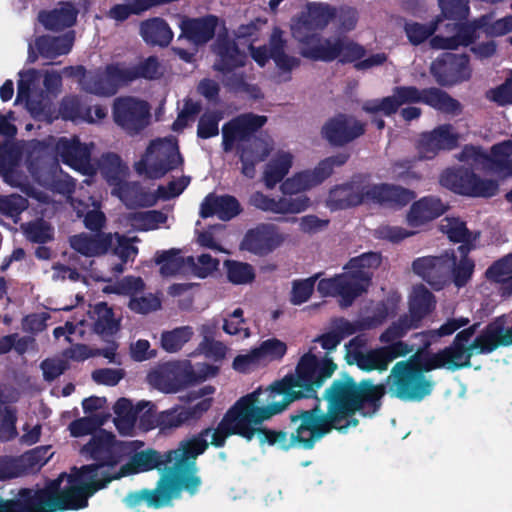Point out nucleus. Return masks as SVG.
Wrapping results in <instances>:
<instances>
[{
	"instance_id": "1",
	"label": "nucleus",
	"mask_w": 512,
	"mask_h": 512,
	"mask_svg": "<svg viewBox=\"0 0 512 512\" xmlns=\"http://www.w3.org/2000/svg\"><path fill=\"white\" fill-rule=\"evenodd\" d=\"M336 368V364L328 357L318 361L313 354H305L294 375L241 397L226 412L216 428L207 429L191 439L192 448L200 455L209 444L222 446L230 435H239L248 441L256 437L261 445H275L285 450L295 446L311 448L332 429L344 432L355 427L358 424L354 417L357 411L364 417L377 412L385 387L370 381L357 384L347 375L334 381L326 391L329 403L327 414L313 409L291 416L294 432L290 435L261 425L284 411L295 399L311 397Z\"/></svg>"
},
{
	"instance_id": "2",
	"label": "nucleus",
	"mask_w": 512,
	"mask_h": 512,
	"mask_svg": "<svg viewBox=\"0 0 512 512\" xmlns=\"http://www.w3.org/2000/svg\"><path fill=\"white\" fill-rule=\"evenodd\" d=\"M136 442L116 441L112 433L101 430L81 449V454L98 463L72 469L61 474L45 488L25 491L18 499L19 512H63L87 506L88 498L104 488L112 480L147 472L163 466L161 477L171 473L169 487H181L194 495L201 486L195 460L198 456L192 448V440L181 442L179 447L164 455L154 450L135 454L131 460L117 467L124 455ZM142 445V443L137 442Z\"/></svg>"
},
{
	"instance_id": "3",
	"label": "nucleus",
	"mask_w": 512,
	"mask_h": 512,
	"mask_svg": "<svg viewBox=\"0 0 512 512\" xmlns=\"http://www.w3.org/2000/svg\"><path fill=\"white\" fill-rule=\"evenodd\" d=\"M474 332V328L459 332L452 345L438 353H417L406 361L397 362L386 380L389 394L405 401H421L434 387L431 377L425 373L440 368L455 371L468 367L473 355L512 344V321L506 316L497 318L469 344Z\"/></svg>"
},
{
	"instance_id": "4",
	"label": "nucleus",
	"mask_w": 512,
	"mask_h": 512,
	"mask_svg": "<svg viewBox=\"0 0 512 512\" xmlns=\"http://www.w3.org/2000/svg\"><path fill=\"white\" fill-rule=\"evenodd\" d=\"M266 21L257 19L248 24L240 25L234 32L232 40H223L216 47L219 61L215 64L218 70H228L244 64L246 50L250 52L252 59L259 65L264 66L272 58L276 66L282 71H290L297 67L299 60L285 53V41L283 32L275 28L270 37V51L266 46L254 48L253 43L258 39L259 32Z\"/></svg>"
},
{
	"instance_id": "5",
	"label": "nucleus",
	"mask_w": 512,
	"mask_h": 512,
	"mask_svg": "<svg viewBox=\"0 0 512 512\" xmlns=\"http://www.w3.org/2000/svg\"><path fill=\"white\" fill-rule=\"evenodd\" d=\"M332 16L330 6L309 3L291 19V35L298 42L302 56L324 61L336 59L338 39H324L317 35V30L324 28Z\"/></svg>"
},
{
	"instance_id": "6",
	"label": "nucleus",
	"mask_w": 512,
	"mask_h": 512,
	"mask_svg": "<svg viewBox=\"0 0 512 512\" xmlns=\"http://www.w3.org/2000/svg\"><path fill=\"white\" fill-rule=\"evenodd\" d=\"M66 73H74L79 77L81 89L89 94L108 96L117 88L139 77L154 79L162 74L160 64L155 57H148L136 66L111 65L98 73H86L82 67L66 68Z\"/></svg>"
},
{
	"instance_id": "7",
	"label": "nucleus",
	"mask_w": 512,
	"mask_h": 512,
	"mask_svg": "<svg viewBox=\"0 0 512 512\" xmlns=\"http://www.w3.org/2000/svg\"><path fill=\"white\" fill-rule=\"evenodd\" d=\"M101 174L107 183L112 187V194L117 196L127 206L142 205L151 206L158 199L169 200L179 196L189 185L190 178L182 176L168 183L167 186H160L156 194H140L138 188L126 182L128 168L116 155H109L103 158L100 164Z\"/></svg>"
},
{
	"instance_id": "8",
	"label": "nucleus",
	"mask_w": 512,
	"mask_h": 512,
	"mask_svg": "<svg viewBox=\"0 0 512 512\" xmlns=\"http://www.w3.org/2000/svg\"><path fill=\"white\" fill-rule=\"evenodd\" d=\"M18 75L16 103L24 105L35 118L51 120L48 110L61 91V74L55 70L26 69Z\"/></svg>"
},
{
	"instance_id": "9",
	"label": "nucleus",
	"mask_w": 512,
	"mask_h": 512,
	"mask_svg": "<svg viewBox=\"0 0 512 512\" xmlns=\"http://www.w3.org/2000/svg\"><path fill=\"white\" fill-rule=\"evenodd\" d=\"M0 175L7 184L22 189L40 202H46L48 198L46 193L39 191L40 188H44L46 192L55 190L61 194H69L74 187L71 178L57 169L53 172L41 171L35 177V184L30 186L26 177L18 171V154L13 151H5L0 155Z\"/></svg>"
},
{
	"instance_id": "10",
	"label": "nucleus",
	"mask_w": 512,
	"mask_h": 512,
	"mask_svg": "<svg viewBox=\"0 0 512 512\" xmlns=\"http://www.w3.org/2000/svg\"><path fill=\"white\" fill-rule=\"evenodd\" d=\"M367 340L357 336L345 345V360L350 365H357L363 371H385L396 358L405 356L413 351L407 344L397 342L387 347L363 352Z\"/></svg>"
},
{
	"instance_id": "11",
	"label": "nucleus",
	"mask_w": 512,
	"mask_h": 512,
	"mask_svg": "<svg viewBox=\"0 0 512 512\" xmlns=\"http://www.w3.org/2000/svg\"><path fill=\"white\" fill-rule=\"evenodd\" d=\"M119 330V320L115 318L112 310L105 303H98L88 312L86 318H74L68 321L65 327H58L54 335L59 338L65 335L68 342H73L88 331L108 336Z\"/></svg>"
},
{
	"instance_id": "12",
	"label": "nucleus",
	"mask_w": 512,
	"mask_h": 512,
	"mask_svg": "<svg viewBox=\"0 0 512 512\" xmlns=\"http://www.w3.org/2000/svg\"><path fill=\"white\" fill-rule=\"evenodd\" d=\"M181 163L176 140L164 138L151 142L143 158L135 164V169L139 175L156 179Z\"/></svg>"
},
{
	"instance_id": "13",
	"label": "nucleus",
	"mask_w": 512,
	"mask_h": 512,
	"mask_svg": "<svg viewBox=\"0 0 512 512\" xmlns=\"http://www.w3.org/2000/svg\"><path fill=\"white\" fill-rule=\"evenodd\" d=\"M512 138L496 144L487 154L475 147H466L459 159L477 171H484L497 177L512 175Z\"/></svg>"
},
{
	"instance_id": "14",
	"label": "nucleus",
	"mask_w": 512,
	"mask_h": 512,
	"mask_svg": "<svg viewBox=\"0 0 512 512\" xmlns=\"http://www.w3.org/2000/svg\"><path fill=\"white\" fill-rule=\"evenodd\" d=\"M72 248L84 256L92 257L105 253L112 249L122 261L134 259L138 249L119 234H104L90 237L86 234L77 235L70 240Z\"/></svg>"
},
{
	"instance_id": "15",
	"label": "nucleus",
	"mask_w": 512,
	"mask_h": 512,
	"mask_svg": "<svg viewBox=\"0 0 512 512\" xmlns=\"http://www.w3.org/2000/svg\"><path fill=\"white\" fill-rule=\"evenodd\" d=\"M113 410L114 424L121 435L132 436L137 429L147 431L155 427V414L150 402H139L134 406L130 400L121 398Z\"/></svg>"
},
{
	"instance_id": "16",
	"label": "nucleus",
	"mask_w": 512,
	"mask_h": 512,
	"mask_svg": "<svg viewBox=\"0 0 512 512\" xmlns=\"http://www.w3.org/2000/svg\"><path fill=\"white\" fill-rule=\"evenodd\" d=\"M480 31L490 36H502L512 31V16H505L491 23V16H482L480 19L471 22L467 27L460 29V32L470 33L467 36L454 37L452 39H443L434 37L430 44L436 49H457L460 46L471 44L474 39L479 37Z\"/></svg>"
},
{
	"instance_id": "17",
	"label": "nucleus",
	"mask_w": 512,
	"mask_h": 512,
	"mask_svg": "<svg viewBox=\"0 0 512 512\" xmlns=\"http://www.w3.org/2000/svg\"><path fill=\"white\" fill-rule=\"evenodd\" d=\"M440 183L455 193L473 197H491L498 191L495 180L462 170H446L440 177Z\"/></svg>"
},
{
	"instance_id": "18",
	"label": "nucleus",
	"mask_w": 512,
	"mask_h": 512,
	"mask_svg": "<svg viewBox=\"0 0 512 512\" xmlns=\"http://www.w3.org/2000/svg\"><path fill=\"white\" fill-rule=\"evenodd\" d=\"M435 307L433 295L424 287H414L409 297L410 321H401L389 327L380 337L385 343L393 342L402 337L409 329L416 327L417 322Z\"/></svg>"
},
{
	"instance_id": "19",
	"label": "nucleus",
	"mask_w": 512,
	"mask_h": 512,
	"mask_svg": "<svg viewBox=\"0 0 512 512\" xmlns=\"http://www.w3.org/2000/svg\"><path fill=\"white\" fill-rule=\"evenodd\" d=\"M143 289L144 283L140 278L126 277L117 283L106 285L103 292L129 296V308L139 314H148L160 309L159 297L152 293L141 294Z\"/></svg>"
},
{
	"instance_id": "20",
	"label": "nucleus",
	"mask_w": 512,
	"mask_h": 512,
	"mask_svg": "<svg viewBox=\"0 0 512 512\" xmlns=\"http://www.w3.org/2000/svg\"><path fill=\"white\" fill-rule=\"evenodd\" d=\"M345 161V155L327 158L314 170L298 172L284 180L280 187L281 191L284 195H293L312 189L330 176L334 166L342 165Z\"/></svg>"
},
{
	"instance_id": "21",
	"label": "nucleus",
	"mask_w": 512,
	"mask_h": 512,
	"mask_svg": "<svg viewBox=\"0 0 512 512\" xmlns=\"http://www.w3.org/2000/svg\"><path fill=\"white\" fill-rule=\"evenodd\" d=\"M345 161V155L327 158L314 170L298 172L284 180L280 187L281 191L284 195H293L312 189L330 176L334 166L342 165Z\"/></svg>"
},
{
	"instance_id": "22",
	"label": "nucleus",
	"mask_w": 512,
	"mask_h": 512,
	"mask_svg": "<svg viewBox=\"0 0 512 512\" xmlns=\"http://www.w3.org/2000/svg\"><path fill=\"white\" fill-rule=\"evenodd\" d=\"M113 117L122 128L128 131L137 130L148 123L150 106L141 99L120 98L114 103Z\"/></svg>"
},
{
	"instance_id": "23",
	"label": "nucleus",
	"mask_w": 512,
	"mask_h": 512,
	"mask_svg": "<svg viewBox=\"0 0 512 512\" xmlns=\"http://www.w3.org/2000/svg\"><path fill=\"white\" fill-rule=\"evenodd\" d=\"M284 240V234L274 225L262 224L247 231L240 248L254 255L265 256L280 247Z\"/></svg>"
},
{
	"instance_id": "24",
	"label": "nucleus",
	"mask_w": 512,
	"mask_h": 512,
	"mask_svg": "<svg viewBox=\"0 0 512 512\" xmlns=\"http://www.w3.org/2000/svg\"><path fill=\"white\" fill-rule=\"evenodd\" d=\"M91 147L92 145L80 143L75 138H61L56 144V152L65 164L81 174L91 177L98 168L90 161Z\"/></svg>"
},
{
	"instance_id": "25",
	"label": "nucleus",
	"mask_w": 512,
	"mask_h": 512,
	"mask_svg": "<svg viewBox=\"0 0 512 512\" xmlns=\"http://www.w3.org/2000/svg\"><path fill=\"white\" fill-rule=\"evenodd\" d=\"M171 473L160 477L158 484L154 490H142L140 492L127 495L124 502L129 507H134L142 502H146L149 507L161 508L168 506L174 499L181 496L184 490L181 487H169L171 482Z\"/></svg>"
},
{
	"instance_id": "26",
	"label": "nucleus",
	"mask_w": 512,
	"mask_h": 512,
	"mask_svg": "<svg viewBox=\"0 0 512 512\" xmlns=\"http://www.w3.org/2000/svg\"><path fill=\"white\" fill-rule=\"evenodd\" d=\"M380 264L381 256L373 252L354 257L347 263L344 272L352 282L358 296L368 289L373 271L376 270Z\"/></svg>"
},
{
	"instance_id": "27",
	"label": "nucleus",
	"mask_w": 512,
	"mask_h": 512,
	"mask_svg": "<svg viewBox=\"0 0 512 512\" xmlns=\"http://www.w3.org/2000/svg\"><path fill=\"white\" fill-rule=\"evenodd\" d=\"M431 72L436 80L443 85L455 84L470 78L471 70L466 56L445 54L434 61Z\"/></svg>"
},
{
	"instance_id": "28",
	"label": "nucleus",
	"mask_w": 512,
	"mask_h": 512,
	"mask_svg": "<svg viewBox=\"0 0 512 512\" xmlns=\"http://www.w3.org/2000/svg\"><path fill=\"white\" fill-rule=\"evenodd\" d=\"M452 262L454 263L449 255L423 257L414 261L413 270L434 289L440 290L449 282V271Z\"/></svg>"
},
{
	"instance_id": "29",
	"label": "nucleus",
	"mask_w": 512,
	"mask_h": 512,
	"mask_svg": "<svg viewBox=\"0 0 512 512\" xmlns=\"http://www.w3.org/2000/svg\"><path fill=\"white\" fill-rule=\"evenodd\" d=\"M60 115L72 121L95 123L106 117L107 109L100 105L91 107L86 95L67 96L61 102Z\"/></svg>"
},
{
	"instance_id": "30",
	"label": "nucleus",
	"mask_w": 512,
	"mask_h": 512,
	"mask_svg": "<svg viewBox=\"0 0 512 512\" xmlns=\"http://www.w3.org/2000/svg\"><path fill=\"white\" fill-rule=\"evenodd\" d=\"M364 202L385 204L391 207H401L409 203L414 194L411 191L387 184H370L361 188Z\"/></svg>"
},
{
	"instance_id": "31",
	"label": "nucleus",
	"mask_w": 512,
	"mask_h": 512,
	"mask_svg": "<svg viewBox=\"0 0 512 512\" xmlns=\"http://www.w3.org/2000/svg\"><path fill=\"white\" fill-rule=\"evenodd\" d=\"M459 134L450 125H441L430 133L423 134L418 145L423 158H433L440 150L454 148Z\"/></svg>"
},
{
	"instance_id": "32",
	"label": "nucleus",
	"mask_w": 512,
	"mask_h": 512,
	"mask_svg": "<svg viewBox=\"0 0 512 512\" xmlns=\"http://www.w3.org/2000/svg\"><path fill=\"white\" fill-rule=\"evenodd\" d=\"M188 364L189 363L185 361L160 365L148 374V382L164 393H176L183 386L181 372Z\"/></svg>"
},
{
	"instance_id": "33",
	"label": "nucleus",
	"mask_w": 512,
	"mask_h": 512,
	"mask_svg": "<svg viewBox=\"0 0 512 512\" xmlns=\"http://www.w3.org/2000/svg\"><path fill=\"white\" fill-rule=\"evenodd\" d=\"M73 35L67 33L60 37L43 36L39 37L32 44H29V60L34 62L38 57L54 59L70 52L73 46Z\"/></svg>"
},
{
	"instance_id": "34",
	"label": "nucleus",
	"mask_w": 512,
	"mask_h": 512,
	"mask_svg": "<svg viewBox=\"0 0 512 512\" xmlns=\"http://www.w3.org/2000/svg\"><path fill=\"white\" fill-rule=\"evenodd\" d=\"M266 122L264 116L246 114L239 116L223 126V146L226 151L232 149L234 143L244 139Z\"/></svg>"
},
{
	"instance_id": "35",
	"label": "nucleus",
	"mask_w": 512,
	"mask_h": 512,
	"mask_svg": "<svg viewBox=\"0 0 512 512\" xmlns=\"http://www.w3.org/2000/svg\"><path fill=\"white\" fill-rule=\"evenodd\" d=\"M438 2L441 9V14L439 16L441 18V24L444 22V20H447L448 22L444 25L445 28L447 31L450 29L455 30V34L453 36L447 37L437 35L436 37L452 39L458 35L460 37L469 35L470 33L460 32L461 28L467 27L471 24L461 23V21L464 20L469 13L467 3L464 0H438Z\"/></svg>"
},
{
	"instance_id": "36",
	"label": "nucleus",
	"mask_w": 512,
	"mask_h": 512,
	"mask_svg": "<svg viewBox=\"0 0 512 512\" xmlns=\"http://www.w3.org/2000/svg\"><path fill=\"white\" fill-rule=\"evenodd\" d=\"M363 126L351 117L339 116L323 128L324 137L333 144H343L363 133Z\"/></svg>"
},
{
	"instance_id": "37",
	"label": "nucleus",
	"mask_w": 512,
	"mask_h": 512,
	"mask_svg": "<svg viewBox=\"0 0 512 512\" xmlns=\"http://www.w3.org/2000/svg\"><path fill=\"white\" fill-rule=\"evenodd\" d=\"M317 291L321 296H338L343 305H349L358 297L352 282L343 272L335 277L323 278L318 281Z\"/></svg>"
},
{
	"instance_id": "38",
	"label": "nucleus",
	"mask_w": 512,
	"mask_h": 512,
	"mask_svg": "<svg viewBox=\"0 0 512 512\" xmlns=\"http://www.w3.org/2000/svg\"><path fill=\"white\" fill-rule=\"evenodd\" d=\"M421 98L419 91L413 87L397 88L393 95L366 106V110L373 113L391 115L404 104L416 103Z\"/></svg>"
},
{
	"instance_id": "39",
	"label": "nucleus",
	"mask_w": 512,
	"mask_h": 512,
	"mask_svg": "<svg viewBox=\"0 0 512 512\" xmlns=\"http://www.w3.org/2000/svg\"><path fill=\"white\" fill-rule=\"evenodd\" d=\"M445 205L437 198L425 197L415 202L408 215V224L412 227L423 225L445 212Z\"/></svg>"
},
{
	"instance_id": "40",
	"label": "nucleus",
	"mask_w": 512,
	"mask_h": 512,
	"mask_svg": "<svg viewBox=\"0 0 512 512\" xmlns=\"http://www.w3.org/2000/svg\"><path fill=\"white\" fill-rule=\"evenodd\" d=\"M216 18L207 17L202 19L184 18L180 23V38H186L194 44L207 42L214 34Z\"/></svg>"
},
{
	"instance_id": "41",
	"label": "nucleus",
	"mask_w": 512,
	"mask_h": 512,
	"mask_svg": "<svg viewBox=\"0 0 512 512\" xmlns=\"http://www.w3.org/2000/svg\"><path fill=\"white\" fill-rule=\"evenodd\" d=\"M240 212V205L232 196H214L209 195L201 205L200 214L202 217L212 215L218 216L222 220H229Z\"/></svg>"
},
{
	"instance_id": "42",
	"label": "nucleus",
	"mask_w": 512,
	"mask_h": 512,
	"mask_svg": "<svg viewBox=\"0 0 512 512\" xmlns=\"http://www.w3.org/2000/svg\"><path fill=\"white\" fill-rule=\"evenodd\" d=\"M140 34L146 43L167 46L173 39V31L161 18H151L140 24Z\"/></svg>"
},
{
	"instance_id": "43",
	"label": "nucleus",
	"mask_w": 512,
	"mask_h": 512,
	"mask_svg": "<svg viewBox=\"0 0 512 512\" xmlns=\"http://www.w3.org/2000/svg\"><path fill=\"white\" fill-rule=\"evenodd\" d=\"M363 203L361 188L358 185H341L330 190L326 206L332 210L345 209Z\"/></svg>"
},
{
	"instance_id": "44",
	"label": "nucleus",
	"mask_w": 512,
	"mask_h": 512,
	"mask_svg": "<svg viewBox=\"0 0 512 512\" xmlns=\"http://www.w3.org/2000/svg\"><path fill=\"white\" fill-rule=\"evenodd\" d=\"M293 163V155L287 151H279L267 163L263 172V181L267 188H273L287 175Z\"/></svg>"
},
{
	"instance_id": "45",
	"label": "nucleus",
	"mask_w": 512,
	"mask_h": 512,
	"mask_svg": "<svg viewBox=\"0 0 512 512\" xmlns=\"http://www.w3.org/2000/svg\"><path fill=\"white\" fill-rule=\"evenodd\" d=\"M77 17L75 7L70 3H63L49 12L39 14V21L50 30H60L72 26Z\"/></svg>"
},
{
	"instance_id": "46",
	"label": "nucleus",
	"mask_w": 512,
	"mask_h": 512,
	"mask_svg": "<svg viewBox=\"0 0 512 512\" xmlns=\"http://www.w3.org/2000/svg\"><path fill=\"white\" fill-rule=\"evenodd\" d=\"M271 144L269 140L255 139L250 142L241 153L242 172L247 177L255 175L254 166L262 161L269 153Z\"/></svg>"
},
{
	"instance_id": "47",
	"label": "nucleus",
	"mask_w": 512,
	"mask_h": 512,
	"mask_svg": "<svg viewBox=\"0 0 512 512\" xmlns=\"http://www.w3.org/2000/svg\"><path fill=\"white\" fill-rule=\"evenodd\" d=\"M155 262L160 266V273L163 276H174L181 273H189L187 257L181 255L180 250L170 249L157 252Z\"/></svg>"
},
{
	"instance_id": "48",
	"label": "nucleus",
	"mask_w": 512,
	"mask_h": 512,
	"mask_svg": "<svg viewBox=\"0 0 512 512\" xmlns=\"http://www.w3.org/2000/svg\"><path fill=\"white\" fill-rule=\"evenodd\" d=\"M469 248L465 246H459L457 252L459 254V259L456 255L450 256V259L454 261L452 262L450 271H449V280L452 279L453 283L457 287L464 286L472 277L474 270V263L467 258V253Z\"/></svg>"
},
{
	"instance_id": "49",
	"label": "nucleus",
	"mask_w": 512,
	"mask_h": 512,
	"mask_svg": "<svg viewBox=\"0 0 512 512\" xmlns=\"http://www.w3.org/2000/svg\"><path fill=\"white\" fill-rule=\"evenodd\" d=\"M489 280L501 284L504 296L512 294V252L495 262L487 271Z\"/></svg>"
},
{
	"instance_id": "50",
	"label": "nucleus",
	"mask_w": 512,
	"mask_h": 512,
	"mask_svg": "<svg viewBox=\"0 0 512 512\" xmlns=\"http://www.w3.org/2000/svg\"><path fill=\"white\" fill-rule=\"evenodd\" d=\"M215 388L211 385H206L197 390L191 391L187 396L189 403L186 411L188 412L191 420L200 418L205 412L209 410L212 404V395Z\"/></svg>"
},
{
	"instance_id": "51",
	"label": "nucleus",
	"mask_w": 512,
	"mask_h": 512,
	"mask_svg": "<svg viewBox=\"0 0 512 512\" xmlns=\"http://www.w3.org/2000/svg\"><path fill=\"white\" fill-rule=\"evenodd\" d=\"M264 366L281 361L287 353L288 347L285 341L277 337H269L255 346Z\"/></svg>"
},
{
	"instance_id": "52",
	"label": "nucleus",
	"mask_w": 512,
	"mask_h": 512,
	"mask_svg": "<svg viewBox=\"0 0 512 512\" xmlns=\"http://www.w3.org/2000/svg\"><path fill=\"white\" fill-rule=\"evenodd\" d=\"M72 206L79 217H84V224L88 229L99 230L103 227L105 216L100 211V206L97 202L89 198V203L77 201L73 202Z\"/></svg>"
},
{
	"instance_id": "53",
	"label": "nucleus",
	"mask_w": 512,
	"mask_h": 512,
	"mask_svg": "<svg viewBox=\"0 0 512 512\" xmlns=\"http://www.w3.org/2000/svg\"><path fill=\"white\" fill-rule=\"evenodd\" d=\"M137 231L155 230L167 223L168 217L159 211L137 212L125 219Z\"/></svg>"
},
{
	"instance_id": "54",
	"label": "nucleus",
	"mask_w": 512,
	"mask_h": 512,
	"mask_svg": "<svg viewBox=\"0 0 512 512\" xmlns=\"http://www.w3.org/2000/svg\"><path fill=\"white\" fill-rule=\"evenodd\" d=\"M194 335V330L190 326H181L175 329L164 331L161 334V347L169 353H175L182 349Z\"/></svg>"
},
{
	"instance_id": "55",
	"label": "nucleus",
	"mask_w": 512,
	"mask_h": 512,
	"mask_svg": "<svg viewBox=\"0 0 512 512\" xmlns=\"http://www.w3.org/2000/svg\"><path fill=\"white\" fill-rule=\"evenodd\" d=\"M421 98L417 102H424L435 109L447 113H456L459 110L458 103L446 93L438 89L419 91Z\"/></svg>"
},
{
	"instance_id": "56",
	"label": "nucleus",
	"mask_w": 512,
	"mask_h": 512,
	"mask_svg": "<svg viewBox=\"0 0 512 512\" xmlns=\"http://www.w3.org/2000/svg\"><path fill=\"white\" fill-rule=\"evenodd\" d=\"M224 268L228 280L235 285L251 283L255 278L253 266L245 262L227 260L224 262Z\"/></svg>"
},
{
	"instance_id": "57",
	"label": "nucleus",
	"mask_w": 512,
	"mask_h": 512,
	"mask_svg": "<svg viewBox=\"0 0 512 512\" xmlns=\"http://www.w3.org/2000/svg\"><path fill=\"white\" fill-rule=\"evenodd\" d=\"M232 369L240 374H250L265 367L256 348L237 354L231 364Z\"/></svg>"
},
{
	"instance_id": "58",
	"label": "nucleus",
	"mask_w": 512,
	"mask_h": 512,
	"mask_svg": "<svg viewBox=\"0 0 512 512\" xmlns=\"http://www.w3.org/2000/svg\"><path fill=\"white\" fill-rule=\"evenodd\" d=\"M441 230L447 234L448 238L455 242H462L461 246H465L470 249V245L476 237L471 239V235L468 233L464 223L458 219L445 218L441 222Z\"/></svg>"
},
{
	"instance_id": "59",
	"label": "nucleus",
	"mask_w": 512,
	"mask_h": 512,
	"mask_svg": "<svg viewBox=\"0 0 512 512\" xmlns=\"http://www.w3.org/2000/svg\"><path fill=\"white\" fill-rule=\"evenodd\" d=\"M219 266V261L209 254H202L197 259L192 256L187 257V267L189 273L198 278H206L214 273Z\"/></svg>"
},
{
	"instance_id": "60",
	"label": "nucleus",
	"mask_w": 512,
	"mask_h": 512,
	"mask_svg": "<svg viewBox=\"0 0 512 512\" xmlns=\"http://www.w3.org/2000/svg\"><path fill=\"white\" fill-rule=\"evenodd\" d=\"M196 352L214 363H222L230 352V348L221 341L215 339H202Z\"/></svg>"
},
{
	"instance_id": "61",
	"label": "nucleus",
	"mask_w": 512,
	"mask_h": 512,
	"mask_svg": "<svg viewBox=\"0 0 512 512\" xmlns=\"http://www.w3.org/2000/svg\"><path fill=\"white\" fill-rule=\"evenodd\" d=\"M318 276L294 280L291 284L290 302L293 305H302L312 296Z\"/></svg>"
},
{
	"instance_id": "62",
	"label": "nucleus",
	"mask_w": 512,
	"mask_h": 512,
	"mask_svg": "<svg viewBox=\"0 0 512 512\" xmlns=\"http://www.w3.org/2000/svg\"><path fill=\"white\" fill-rule=\"evenodd\" d=\"M441 26V18L437 17L436 20L429 24L424 25L416 22H410L405 25V32L412 44H419L426 40L434 31L438 30Z\"/></svg>"
},
{
	"instance_id": "63",
	"label": "nucleus",
	"mask_w": 512,
	"mask_h": 512,
	"mask_svg": "<svg viewBox=\"0 0 512 512\" xmlns=\"http://www.w3.org/2000/svg\"><path fill=\"white\" fill-rule=\"evenodd\" d=\"M28 207L27 200L18 194L0 196V213L12 218L15 222L18 216Z\"/></svg>"
},
{
	"instance_id": "64",
	"label": "nucleus",
	"mask_w": 512,
	"mask_h": 512,
	"mask_svg": "<svg viewBox=\"0 0 512 512\" xmlns=\"http://www.w3.org/2000/svg\"><path fill=\"white\" fill-rule=\"evenodd\" d=\"M243 324V310L237 308L224 319L223 330L229 335L247 339L251 336V331L249 328L244 327Z\"/></svg>"
}]
</instances>
